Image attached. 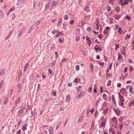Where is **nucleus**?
<instances>
[{
  "label": "nucleus",
  "instance_id": "obj_12",
  "mask_svg": "<svg viewBox=\"0 0 134 134\" xmlns=\"http://www.w3.org/2000/svg\"><path fill=\"white\" fill-rule=\"evenodd\" d=\"M27 127V125L26 124L23 125L22 126L23 130V131H25Z\"/></svg>",
  "mask_w": 134,
  "mask_h": 134
},
{
  "label": "nucleus",
  "instance_id": "obj_62",
  "mask_svg": "<svg viewBox=\"0 0 134 134\" xmlns=\"http://www.w3.org/2000/svg\"><path fill=\"white\" fill-rule=\"evenodd\" d=\"M91 29V27H88L87 28V30L88 31H90Z\"/></svg>",
  "mask_w": 134,
  "mask_h": 134
},
{
  "label": "nucleus",
  "instance_id": "obj_22",
  "mask_svg": "<svg viewBox=\"0 0 134 134\" xmlns=\"http://www.w3.org/2000/svg\"><path fill=\"white\" fill-rule=\"evenodd\" d=\"M57 3V2H56L55 1H54V0H53L52 2V5L53 6L55 7Z\"/></svg>",
  "mask_w": 134,
  "mask_h": 134
},
{
  "label": "nucleus",
  "instance_id": "obj_37",
  "mask_svg": "<svg viewBox=\"0 0 134 134\" xmlns=\"http://www.w3.org/2000/svg\"><path fill=\"white\" fill-rule=\"evenodd\" d=\"M113 2L114 1L113 0H109V3L110 4L111 3L112 5L113 4Z\"/></svg>",
  "mask_w": 134,
  "mask_h": 134
},
{
  "label": "nucleus",
  "instance_id": "obj_46",
  "mask_svg": "<svg viewBox=\"0 0 134 134\" xmlns=\"http://www.w3.org/2000/svg\"><path fill=\"white\" fill-rule=\"evenodd\" d=\"M126 19L128 20H129L130 19V17L128 15H127L126 16Z\"/></svg>",
  "mask_w": 134,
  "mask_h": 134
},
{
  "label": "nucleus",
  "instance_id": "obj_25",
  "mask_svg": "<svg viewBox=\"0 0 134 134\" xmlns=\"http://www.w3.org/2000/svg\"><path fill=\"white\" fill-rule=\"evenodd\" d=\"M118 32L119 34H121L122 30V27H120L119 28Z\"/></svg>",
  "mask_w": 134,
  "mask_h": 134
},
{
  "label": "nucleus",
  "instance_id": "obj_45",
  "mask_svg": "<svg viewBox=\"0 0 134 134\" xmlns=\"http://www.w3.org/2000/svg\"><path fill=\"white\" fill-rule=\"evenodd\" d=\"M18 1L21 3H24L25 1V0H18Z\"/></svg>",
  "mask_w": 134,
  "mask_h": 134
},
{
  "label": "nucleus",
  "instance_id": "obj_49",
  "mask_svg": "<svg viewBox=\"0 0 134 134\" xmlns=\"http://www.w3.org/2000/svg\"><path fill=\"white\" fill-rule=\"evenodd\" d=\"M15 9V8L14 7L10 9L9 11L10 12H12V11L14 10Z\"/></svg>",
  "mask_w": 134,
  "mask_h": 134
},
{
  "label": "nucleus",
  "instance_id": "obj_41",
  "mask_svg": "<svg viewBox=\"0 0 134 134\" xmlns=\"http://www.w3.org/2000/svg\"><path fill=\"white\" fill-rule=\"evenodd\" d=\"M76 69L78 71L79 69V66L78 65H77L76 66Z\"/></svg>",
  "mask_w": 134,
  "mask_h": 134
},
{
  "label": "nucleus",
  "instance_id": "obj_53",
  "mask_svg": "<svg viewBox=\"0 0 134 134\" xmlns=\"http://www.w3.org/2000/svg\"><path fill=\"white\" fill-rule=\"evenodd\" d=\"M94 121H92L91 124V126L94 127Z\"/></svg>",
  "mask_w": 134,
  "mask_h": 134
},
{
  "label": "nucleus",
  "instance_id": "obj_6",
  "mask_svg": "<svg viewBox=\"0 0 134 134\" xmlns=\"http://www.w3.org/2000/svg\"><path fill=\"white\" fill-rule=\"evenodd\" d=\"M50 2L48 1L47 4L45 5V10L48 9L50 7Z\"/></svg>",
  "mask_w": 134,
  "mask_h": 134
},
{
  "label": "nucleus",
  "instance_id": "obj_9",
  "mask_svg": "<svg viewBox=\"0 0 134 134\" xmlns=\"http://www.w3.org/2000/svg\"><path fill=\"white\" fill-rule=\"evenodd\" d=\"M62 22V19H59V21L57 24V26H61V24Z\"/></svg>",
  "mask_w": 134,
  "mask_h": 134
},
{
  "label": "nucleus",
  "instance_id": "obj_1",
  "mask_svg": "<svg viewBox=\"0 0 134 134\" xmlns=\"http://www.w3.org/2000/svg\"><path fill=\"white\" fill-rule=\"evenodd\" d=\"M24 110L22 109H20L18 111V116L19 117L20 116L23 114Z\"/></svg>",
  "mask_w": 134,
  "mask_h": 134
},
{
  "label": "nucleus",
  "instance_id": "obj_64",
  "mask_svg": "<svg viewBox=\"0 0 134 134\" xmlns=\"http://www.w3.org/2000/svg\"><path fill=\"white\" fill-rule=\"evenodd\" d=\"M59 35H58V34H57L54 37H55V38H57L59 37Z\"/></svg>",
  "mask_w": 134,
  "mask_h": 134
},
{
  "label": "nucleus",
  "instance_id": "obj_52",
  "mask_svg": "<svg viewBox=\"0 0 134 134\" xmlns=\"http://www.w3.org/2000/svg\"><path fill=\"white\" fill-rule=\"evenodd\" d=\"M64 19L65 20H67L68 19V15H66L64 17Z\"/></svg>",
  "mask_w": 134,
  "mask_h": 134
},
{
  "label": "nucleus",
  "instance_id": "obj_2",
  "mask_svg": "<svg viewBox=\"0 0 134 134\" xmlns=\"http://www.w3.org/2000/svg\"><path fill=\"white\" fill-rule=\"evenodd\" d=\"M85 95V92L84 91L81 92L80 93L77 94V97L78 98H81Z\"/></svg>",
  "mask_w": 134,
  "mask_h": 134
},
{
  "label": "nucleus",
  "instance_id": "obj_4",
  "mask_svg": "<svg viewBox=\"0 0 134 134\" xmlns=\"http://www.w3.org/2000/svg\"><path fill=\"white\" fill-rule=\"evenodd\" d=\"M98 46L96 45L95 47L94 48V49L96 50V51L97 52L101 51L102 50V49L100 47H98L97 48H96V47Z\"/></svg>",
  "mask_w": 134,
  "mask_h": 134
},
{
  "label": "nucleus",
  "instance_id": "obj_50",
  "mask_svg": "<svg viewBox=\"0 0 134 134\" xmlns=\"http://www.w3.org/2000/svg\"><path fill=\"white\" fill-rule=\"evenodd\" d=\"M21 132L20 130H19L17 131L16 134H21Z\"/></svg>",
  "mask_w": 134,
  "mask_h": 134
},
{
  "label": "nucleus",
  "instance_id": "obj_3",
  "mask_svg": "<svg viewBox=\"0 0 134 134\" xmlns=\"http://www.w3.org/2000/svg\"><path fill=\"white\" fill-rule=\"evenodd\" d=\"M124 99H120L119 101V105L121 107H123L124 108V107L123 105L124 102Z\"/></svg>",
  "mask_w": 134,
  "mask_h": 134
},
{
  "label": "nucleus",
  "instance_id": "obj_61",
  "mask_svg": "<svg viewBox=\"0 0 134 134\" xmlns=\"http://www.w3.org/2000/svg\"><path fill=\"white\" fill-rule=\"evenodd\" d=\"M74 21L73 20H71L70 21V23L71 24H72L74 23Z\"/></svg>",
  "mask_w": 134,
  "mask_h": 134
},
{
  "label": "nucleus",
  "instance_id": "obj_43",
  "mask_svg": "<svg viewBox=\"0 0 134 134\" xmlns=\"http://www.w3.org/2000/svg\"><path fill=\"white\" fill-rule=\"evenodd\" d=\"M115 123L114 125V126L115 128L117 127V125H118V121H116V122H114Z\"/></svg>",
  "mask_w": 134,
  "mask_h": 134
},
{
  "label": "nucleus",
  "instance_id": "obj_58",
  "mask_svg": "<svg viewBox=\"0 0 134 134\" xmlns=\"http://www.w3.org/2000/svg\"><path fill=\"white\" fill-rule=\"evenodd\" d=\"M72 85V83L71 82L69 83L68 84V86H71Z\"/></svg>",
  "mask_w": 134,
  "mask_h": 134
},
{
  "label": "nucleus",
  "instance_id": "obj_13",
  "mask_svg": "<svg viewBox=\"0 0 134 134\" xmlns=\"http://www.w3.org/2000/svg\"><path fill=\"white\" fill-rule=\"evenodd\" d=\"M49 131L50 133V134H53V130L52 127H50L49 129Z\"/></svg>",
  "mask_w": 134,
  "mask_h": 134
},
{
  "label": "nucleus",
  "instance_id": "obj_16",
  "mask_svg": "<svg viewBox=\"0 0 134 134\" xmlns=\"http://www.w3.org/2000/svg\"><path fill=\"white\" fill-rule=\"evenodd\" d=\"M120 92H122V93H125L126 92V90H125V89L124 88H123L121 89L120 90Z\"/></svg>",
  "mask_w": 134,
  "mask_h": 134
},
{
  "label": "nucleus",
  "instance_id": "obj_59",
  "mask_svg": "<svg viewBox=\"0 0 134 134\" xmlns=\"http://www.w3.org/2000/svg\"><path fill=\"white\" fill-rule=\"evenodd\" d=\"M74 81L76 82V83H77L78 82V79L76 78L74 80Z\"/></svg>",
  "mask_w": 134,
  "mask_h": 134
},
{
  "label": "nucleus",
  "instance_id": "obj_34",
  "mask_svg": "<svg viewBox=\"0 0 134 134\" xmlns=\"http://www.w3.org/2000/svg\"><path fill=\"white\" fill-rule=\"evenodd\" d=\"M98 114V112L96 110L95 111L94 114V116L96 118L97 117V114Z\"/></svg>",
  "mask_w": 134,
  "mask_h": 134
},
{
  "label": "nucleus",
  "instance_id": "obj_47",
  "mask_svg": "<svg viewBox=\"0 0 134 134\" xmlns=\"http://www.w3.org/2000/svg\"><path fill=\"white\" fill-rule=\"evenodd\" d=\"M48 72H49L50 74H51L52 72V70L50 69H49L48 70Z\"/></svg>",
  "mask_w": 134,
  "mask_h": 134
},
{
  "label": "nucleus",
  "instance_id": "obj_21",
  "mask_svg": "<svg viewBox=\"0 0 134 134\" xmlns=\"http://www.w3.org/2000/svg\"><path fill=\"white\" fill-rule=\"evenodd\" d=\"M115 111L116 113V115L118 116L119 115L120 113V111L119 110L116 109Z\"/></svg>",
  "mask_w": 134,
  "mask_h": 134
},
{
  "label": "nucleus",
  "instance_id": "obj_26",
  "mask_svg": "<svg viewBox=\"0 0 134 134\" xmlns=\"http://www.w3.org/2000/svg\"><path fill=\"white\" fill-rule=\"evenodd\" d=\"M113 121L114 122H116V121H118L116 119V118L115 117H114L112 119Z\"/></svg>",
  "mask_w": 134,
  "mask_h": 134
},
{
  "label": "nucleus",
  "instance_id": "obj_56",
  "mask_svg": "<svg viewBox=\"0 0 134 134\" xmlns=\"http://www.w3.org/2000/svg\"><path fill=\"white\" fill-rule=\"evenodd\" d=\"M55 33H56V30H53L52 32V34H55Z\"/></svg>",
  "mask_w": 134,
  "mask_h": 134
},
{
  "label": "nucleus",
  "instance_id": "obj_28",
  "mask_svg": "<svg viewBox=\"0 0 134 134\" xmlns=\"http://www.w3.org/2000/svg\"><path fill=\"white\" fill-rule=\"evenodd\" d=\"M109 108L108 107H107L106 109H104V110L103 113L105 114L107 113L108 112V110Z\"/></svg>",
  "mask_w": 134,
  "mask_h": 134
},
{
  "label": "nucleus",
  "instance_id": "obj_42",
  "mask_svg": "<svg viewBox=\"0 0 134 134\" xmlns=\"http://www.w3.org/2000/svg\"><path fill=\"white\" fill-rule=\"evenodd\" d=\"M83 114H82V115H80V116L79 119H80L81 120H82L83 118Z\"/></svg>",
  "mask_w": 134,
  "mask_h": 134
},
{
  "label": "nucleus",
  "instance_id": "obj_38",
  "mask_svg": "<svg viewBox=\"0 0 134 134\" xmlns=\"http://www.w3.org/2000/svg\"><path fill=\"white\" fill-rule=\"evenodd\" d=\"M124 119V117H121L119 118V120L121 122H122V121Z\"/></svg>",
  "mask_w": 134,
  "mask_h": 134
},
{
  "label": "nucleus",
  "instance_id": "obj_55",
  "mask_svg": "<svg viewBox=\"0 0 134 134\" xmlns=\"http://www.w3.org/2000/svg\"><path fill=\"white\" fill-rule=\"evenodd\" d=\"M55 53L56 56L55 58L57 59L58 56V53L57 52H55Z\"/></svg>",
  "mask_w": 134,
  "mask_h": 134
},
{
  "label": "nucleus",
  "instance_id": "obj_48",
  "mask_svg": "<svg viewBox=\"0 0 134 134\" xmlns=\"http://www.w3.org/2000/svg\"><path fill=\"white\" fill-rule=\"evenodd\" d=\"M81 120L79 118V119L77 120L76 121V123L78 124L79 123L81 122Z\"/></svg>",
  "mask_w": 134,
  "mask_h": 134
},
{
  "label": "nucleus",
  "instance_id": "obj_31",
  "mask_svg": "<svg viewBox=\"0 0 134 134\" xmlns=\"http://www.w3.org/2000/svg\"><path fill=\"white\" fill-rule=\"evenodd\" d=\"M0 15L1 16H2L3 18V16L4 15L3 13V11L2 10L0 11Z\"/></svg>",
  "mask_w": 134,
  "mask_h": 134
},
{
  "label": "nucleus",
  "instance_id": "obj_20",
  "mask_svg": "<svg viewBox=\"0 0 134 134\" xmlns=\"http://www.w3.org/2000/svg\"><path fill=\"white\" fill-rule=\"evenodd\" d=\"M13 90L12 89H10L8 91V93L10 95H12L13 93Z\"/></svg>",
  "mask_w": 134,
  "mask_h": 134
},
{
  "label": "nucleus",
  "instance_id": "obj_15",
  "mask_svg": "<svg viewBox=\"0 0 134 134\" xmlns=\"http://www.w3.org/2000/svg\"><path fill=\"white\" fill-rule=\"evenodd\" d=\"M51 94L53 96H55L56 95V92L54 90H53L51 92Z\"/></svg>",
  "mask_w": 134,
  "mask_h": 134
},
{
  "label": "nucleus",
  "instance_id": "obj_60",
  "mask_svg": "<svg viewBox=\"0 0 134 134\" xmlns=\"http://www.w3.org/2000/svg\"><path fill=\"white\" fill-rule=\"evenodd\" d=\"M121 86V84L120 83H119L117 84V86L118 87H120Z\"/></svg>",
  "mask_w": 134,
  "mask_h": 134
},
{
  "label": "nucleus",
  "instance_id": "obj_32",
  "mask_svg": "<svg viewBox=\"0 0 134 134\" xmlns=\"http://www.w3.org/2000/svg\"><path fill=\"white\" fill-rule=\"evenodd\" d=\"M99 64L101 67H102L104 64V63L102 62H99Z\"/></svg>",
  "mask_w": 134,
  "mask_h": 134
},
{
  "label": "nucleus",
  "instance_id": "obj_24",
  "mask_svg": "<svg viewBox=\"0 0 134 134\" xmlns=\"http://www.w3.org/2000/svg\"><path fill=\"white\" fill-rule=\"evenodd\" d=\"M103 98L105 100H107V95L105 94H103Z\"/></svg>",
  "mask_w": 134,
  "mask_h": 134
},
{
  "label": "nucleus",
  "instance_id": "obj_11",
  "mask_svg": "<svg viewBox=\"0 0 134 134\" xmlns=\"http://www.w3.org/2000/svg\"><path fill=\"white\" fill-rule=\"evenodd\" d=\"M90 18V16L88 15H86L85 16L84 19V20H89Z\"/></svg>",
  "mask_w": 134,
  "mask_h": 134
},
{
  "label": "nucleus",
  "instance_id": "obj_19",
  "mask_svg": "<svg viewBox=\"0 0 134 134\" xmlns=\"http://www.w3.org/2000/svg\"><path fill=\"white\" fill-rule=\"evenodd\" d=\"M115 9L116 12H119L120 10V7L119 6L115 8Z\"/></svg>",
  "mask_w": 134,
  "mask_h": 134
},
{
  "label": "nucleus",
  "instance_id": "obj_29",
  "mask_svg": "<svg viewBox=\"0 0 134 134\" xmlns=\"http://www.w3.org/2000/svg\"><path fill=\"white\" fill-rule=\"evenodd\" d=\"M131 105H134V99H133V100H132L131 102V103L130 104H129V106L130 107Z\"/></svg>",
  "mask_w": 134,
  "mask_h": 134
},
{
  "label": "nucleus",
  "instance_id": "obj_33",
  "mask_svg": "<svg viewBox=\"0 0 134 134\" xmlns=\"http://www.w3.org/2000/svg\"><path fill=\"white\" fill-rule=\"evenodd\" d=\"M111 81L110 80H109L107 83V85L108 86H109L111 85Z\"/></svg>",
  "mask_w": 134,
  "mask_h": 134
},
{
  "label": "nucleus",
  "instance_id": "obj_36",
  "mask_svg": "<svg viewBox=\"0 0 134 134\" xmlns=\"http://www.w3.org/2000/svg\"><path fill=\"white\" fill-rule=\"evenodd\" d=\"M128 0H125L124 1V4L127 5L128 3Z\"/></svg>",
  "mask_w": 134,
  "mask_h": 134
},
{
  "label": "nucleus",
  "instance_id": "obj_39",
  "mask_svg": "<svg viewBox=\"0 0 134 134\" xmlns=\"http://www.w3.org/2000/svg\"><path fill=\"white\" fill-rule=\"evenodd\" d=\"M130 35H127L125 37V39L126 40H127L128 38H129L130 37Z\"/></svg>",
  "mask_w": 134,
  "mask_h": 134
},
{
  "label": "nucleus",
  "instance_id": "obj_54",
  "mask_svg": "<svg viewBox=\"0 0 134 134\" xmlns=\"http://www.w3.org/2000/svg\"><path fill=\"white\" fill-rule=\"evenodd\" d=\"M58 34L59 35H63V32L62 31H60L58 32Z\"/></svg>",
  "mask_w": 134,
  "mask_h": 134
},
{
  "label": "nucleus",
  "instance_id": "obj_27",
  "mask_svg": "<svg viewBox=\"0 0 134 134\" xmlns=\"http://www.w3.org/2000/svg\"><path fill=\"white\" fill-rule=\"evenodd\" d=\"M98 101H97L96 104V105L97 107L98 106L99 103H100V99H98Z\"/></svg>",
  "mask_w": 134,
  "mask_h": 134
},
{
  "label": "nucleus",
  "instance_id": "obj_18",
  "mask_svg": "<svg viewBox=\"0 0 134 134\" xmlns=\"http://www.w3.org/2000/svg\"><path fill=\"white\" fill-rule=\"evenodd\" d=\"M106 121H103L101 125V126L102 127H104L105 125Z\"/></svg>",
  "mask_w": 134,
  "mask_h": 134
},
{
  "label": "nucleus",
  "instance_id": "obj_51",
  "mask_svg": "<svg viewBox=\"0 0 134 134\" xmlns=\"http://www.w3.org/2000/svg\"><path fill=\"white\" fill-rule=\"evenodd\" d=\"M123 124L122 123L121 124V125H120V129L121 130L123 128Z\"/></svg>",
  "mask_w": 134,
  "mask_h": 134
},
{
  "label": "nucleus",
  "instance_id": "obj_23",
  "mask_svg": "<svg viewBox=\"0 0 134 134\" xmlns=\"http://www.w3.org/2000/svg\"><path fill=\"white\" fill-rule=\"evenodd\" d=\"M4 83V81L3 80H2L0 82V90L2 87V85Z\"/></svg>",
  "mask_w": 134,
  "mask_h": 134
},
{
  "label": "nucleus",
  "instance_id": "obj_17",
  "mask_svg": "<svg viewBox=\"0 0 134 134\" xmlns=\"http://www.w3.org/2000/svg\"><path fill=\"white\" fill-rule=\"evenodd\" d=\"M70 100V97L69 95L67 96L66 98V102H69Z\"/></svg>",
  "mask_w": 134,
  "mask_h": 134
},
{
  "label": "nucleus",
  "instance_id": "obj_44",
  "mask_svg": "<svg viewBox=\"0 0 134 134\" xmlns=\"http://www.w3.org/2000/svg\"><path fill=\"white\" fill-rule=\"evenodd\" d=\"M59 42L60 43H61L63 41L64 39H61V38H60L59 39Z\"/></svg>",
  "mask_w": 134,
  "mask_h": 134
},
{
  "label": "nucleus",
  "instance_id": "obj_63",
  "mask_svg": "<svg viewBox=\"0 0 134 134\" xmlns=\"http://www.w3.org/2000/svg\"><path fill=\"white\" fill-rule=\"evenodd\" d=\"M55 62H56V60H54V61H53L52 62V63L51 64H53V65H54V64H55Z\"/></svg>",
  "mask_w": 134,
  "mask_h": 134
},
{
  "label": "nucleus",
  "instance_id": "obj_30",
  "mask_svg": "<svg viewBox=\"0 0 134 134\" xmlns=\"http://www.w3.org/2000/svg\"><path fill=\"white\" fill-rule=\"evenodd\" d=\"M129 91L131 93H133V88L132 87V86H131L129 88Z\"/></svg>",
  "mask_w": 134,
  "mask_h": 134
},
{
  "label": "nucleus",
  "instance_id": "obj_7",
  "mask_svg": "<svg viewBox=\"0 0 134 134\" xmlns=\"http://www.w3.org/2000/svg\"><path fill=\"white\" fill-rule=\"evenodd\" d=\"M97 20H98V19H97L95 21V24L96 26L97 27H96V29L97 30H98L99 28L98 25L99 23L98 21H97Z\"/></svg>",
  "mask_w": 134,
  "mask_h": 134
},
{
  "label": "nucleus",
  "instance_id": "obj_14",
  "mask_svg": "<svg viewBox=\"0 0 134 134\" xmlns=\"http://www.w3.org/2000/svg\"><path fill=\"white\" fill-rule=\"evenodd\" d=\"M90 65L91 68V71L92 73L93 70V64L91 63H90Z\"/></svg>",
  "mask_w": 134,
  "mask_h": 134
},
{
  "label": "nucleus",
  "instance_id": "obj_40",
  "mask_svg": "<svg viewBox=\"0 0 134 134\" xmlns=\"http://www.w3.org/2000/svg\"><path fill=\"white\" fill-rule=\"evenodd\" d=\"M40 21L38 20L36 22L35 24V25L36 26H37L40 23Z\"/></svg>",
  "mask_w": 134,
  "mask_h": 134
},
{
  "label": "nucleus",
  "instance_id": "obj_5",
  "mask_svg": "<svg viewBox=\"0 0 134 134\" xmlns=\"http://www.w3.org/2000/svg\"><path fill=\"white\" fill-rule=\"evenodd\" d=\"M80 76L81 77V78L79 79V81L81 83L83 84L85 82V80L81 75H80Z\"/></svg>",
  "mask_w": 134,
  "mask_h": 134
},
{
  "label": "nucleus",
  "instance_id": "obj_10",
  "mask_svg": "<svg viewBox=\"0 0 134 134\" xmlns=\"http://www.w3.org/2000/svg\"><path fill=\"white\" fill-rule=\"evenodd\" d=\"M84 10L87 12H88L90 11V7L88 6H86Z\"/></svg>",
  "mask_w": 134,
  "mask_h": 134
},
{
  "label": "nucleus",
  "instance_id": "obj_8",
  "mask_svg": "<svg viewBox=\"0 0 134 134\" xmlns=\"http://www.w3.org/2000/svg\"><path fill=\"white\" fill-rule=\"evenodd\" d=\"M112 100L113 101V103L114 105H115L116 103L115 101V97L114 95H112Z\"/></svg>",
  "mask_w": 134,
  "mask_h": 134
},
{
  "label": "nucleus",
  "instance_id": "obj_57",
  "mask_svg": "<svg viewBox=\"0 0 134 134\" xmlns=\"http://www.w3.org/2000/svg\"><path fill=\"white\" fill-rule=\"evenodd\" d=\"M20 102V100L19 99L16 101L15 102V103L16 104L17 103H19Z\"/></svg>",
  "mask_w": 134,
  "mask_h": 134
},
{
  "label": "nucleus",
  "instance_id": "obj_35",
  "mask_svg": "<svg viewBox=\"0 0 134 134\" xmlns=\"http://www.w3.org/2000/svg\"><path fill=\"white\" fill-rule=\"evenodd\" d=\"M121 54H122L125 55V54L126 53L125 52V49H124V50H122L121 52Z\"/></svg>",
  "mask_w": 134,
  "mask_h": 134
}]
</instances>
